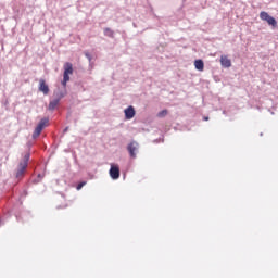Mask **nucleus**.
<instances>
[{
    "label": "nucleus",
    "mask_w": 278,
    "mask_h": 278,
    "mask_svg": "<svg viewBox=\"0 0 278 278\" xmlns=\"http://www.w3.org/2000/svg\"><path fill=\"white\" fill-rule=\"evenodd\" d=\"M104 34L106 35V36H112V30L110 29V28H105L104 29Z\"/></svg>",
    "instance_id": "obj_14"
},
{
    "label": "nucleus",
    "mask_w": 278,
    "mask_h": 278,
    "mask_svg": "<svg viewBox=\"0 0 278 278\" xmlns=\"http://www.w3.org/2000/svg\"><path fill=\"white\" fill-rule=\"evenodd\" d=\"M220 64L224 68H231V60L227 55L220 56Z\"/></svg>",
    "instance_id": "obj_9"
},
{
    "label": "nucleus",
    "mask_w": 278,
    "mask_h": 278,
    "mask_svg": "<svg viewBox=\"0 0 278 278\" xmlns=\"http://www.w3.org/2000/svg\"><path fill=\"white\" fill-rule=\"evenodd\" d=\"M29 153H26L23 157V161L20 163L18 165V169L16 172V177H23V175H25V170L27 169V164L29 162Z\"/></svg>",
    "instance_id": "obj_2"
},
{
    "label": "nucleus",
    "mask_w": 278,
    "mask_h": 278,
    "mask_svg": "<svg viewBox=\"0 0 278 278\" xmlns=\"http://www.w3.org/2000/svg\"><path fill=\"white\" fill-rule=\"evenodd\" d=\"M124 113L127 121H131V118L136 116V110L134 109V106H128L127 109H125Z\"/></svg>",
    "instance_id": "obj_8"
},
{
    "label": "nucleus",
    "mask_w": 278,
    "mask_h": 278,
    "mask_svg": "<svg viewBox=\"0 0 278 278\" xmlns=\"http://www.w3.org/2000/svg\"><path fill=\"white\" fill-rule=\"evenodd\" d=\"M194 67L197 71L203 72L205 70V63H203V60L199 59L194 61Z\"/></svg>",
    "instance_id": "obj_10"
},
{
    "label": "nucleus",
    "mask_w": 278,
    "mask_h": 278,
    "mask_svg": "<svg viewBox=\"0 0 278 278\" xmlns=\"http://www.w3.org/2000/svg\"><path fill=\"white\" fill-rule=\"evenodd\" d=\"M110 177H112L113 179H118L121 177V167H118V165H111L110 168Z\"/></svg>",
    "instance_id": "obj_6"
},
{
    "label": "nucleus",
    "mask_w": 278,
    "mask_h": 278,
    "mask_svg": "<svg viewBox=\"0 0 278 278\" xmlns=\"http://www.w3.org/2000/svg\"><path fill=\"white\" fill-rule=\"evenodd\" d=\"M60 104V98L50 101L48 110L53 111Z\"/></svg>",
    "instance_id": "obj_11"
},
{
    "label": "nucleus",
    "mask_w": 278,
    "mask_h": 278,
    "mask_svg": "<svg viewBox=\"0 0 278 278\" xmlns=\"http://www.w3.org/2000/svg\"><path fill=\"white\" fill-rule=\"evenodd\" d=\"M63 68H64V73H63L62 86L66 88V84L71 81V75H73V63L66 62Z\"/></svg>",
    "instance_id": "obj_1"
},
{
    "label": "nucleus",
    "mask_w": 278,
    "mask_h": 278,
    "mask_svg": "<svg viewBox=\"0 0 278 278\" xmlns=\"http://www.w3.org/2000/svg\"><path fill=\"white\" fill-rule=\"evenodd\" d=\"M210 118L208 117H204V121H208Z\"/></svg>",
    "instance_id": "obj_15"
},
{
    "label": "nucleus",
    "mask_w": 278,
    "mask_h": 278,
    "mask_svg": "<svg viewBox=\"0 0 278 278\" xmlns=\"http://www.w3.org/2000/svg\"><path fill=\"white\" fill-rule=\"evenodd\" d=\"M49 126V119L47 117L41 118L37 127L35 128V131L33 132V138L36 139L42 134V129Z\"/></svg>",
    "instance_id": "obj_3"
},
{
    "label": "nucleus",
    "mask_w": 278,
    "mask_h": 278,
    "mask_svg": "<svg viewBox=\"0 0 278 278\" xmlns=\"http://www.w3.org/2000/svg\"><path fill=\"white\" fill-rule=\"evenodd\" d=\"M168 110H163L157 113L159 118H164V116H167Z\"/></svg>",
    "instance_id": "obj_12"
},
{
    "label": "nucleus",
    "mask_w": 278,
    "mask_h": 278,
    "mask_svg": "<svg viewBox=\"0 0 278 278\" xmlns=\"http://www.w3.org/2000/svg\"><path fill=\"white\" fill-rule=\"evenodd\" d=\"M39 92H42L45 96L49 94V85H47L45 79L39 80Z\"/></svg>",
    "instance_id": "obj_7"
},
{
    "label": "nucleus",
    "mask_w": 278,
    "mask_h": 278,
    "mask_svg": "<svg viewBox=\"0 0 278 278\" xmlns=\"http://www.w3.org/2000/svg\"><path fill=\"white\" fill-rule=\"evenodd\" d=\"M260 18H261V21H265L271 27H274V28L277 27V20H275V17L270 16V14H268V12L262 11L260 13Z\"/></svg>",
    "instance_id": "obj_4"
},
{
    "label": "nucleus",
    "mask_w": 278,
    "mask_h": 278,
    "mask_svg": "<svg viewBox=\"0 0 278 278\" xmlns=\"http://www.w3.org/2000/svg\"><path fill=\"white\" fill-rule=\"evenodd\" d=\"M85 185H86V181H83V182L78 184L77 187H76V190H81Z\"/></svg>",
    "instance_id": "obj_13"
},
{
    "label": "nucleus",
    "mask_w": 278,
    "mask_h": 278,
    "mask_svg": "<svg viewBox=\"0 0 278 278\" xmlns=\"http://www.w3.org/2000/svg\"><path fill=\"white\" fill-rule=\"evenodd\" d=\"M138 147L139 144L137 141H132L127 146V151L134 160H136V151H138Z\"/></svg>",
    "instance_id": "obj_5"
}]
</instances>
